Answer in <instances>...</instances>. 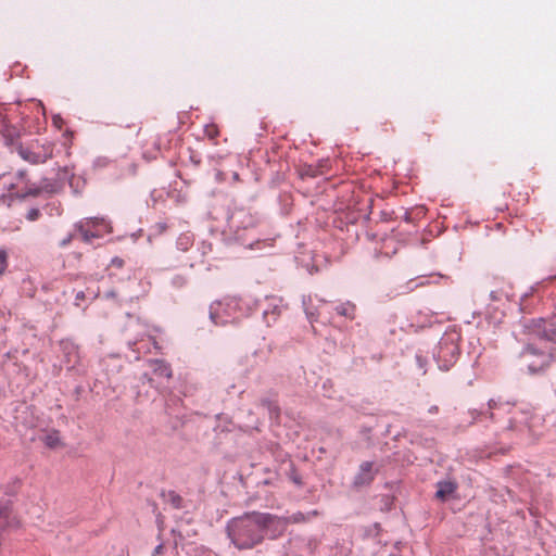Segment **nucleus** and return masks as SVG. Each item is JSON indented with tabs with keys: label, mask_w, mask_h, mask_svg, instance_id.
I'll return each instance as SVG.
<instances>
[{
	"label": "nucleus",
	"mask_w": 556,
	"mask_h": 556,
	"mask_svg": "<svg viewBox=\"0 0 556 556\" xmlns=\"http://www.w3.org/2000/svg\"><path fill=\"white\" fill-rule=\"evenodd\" d=\"M91 223H92L93 225H96V224H98V223H99V219H98V218H93V219H91Z\"/></svg>",
	"instance_id": "obj_15"
},
{
	"label": "nucleus",
	"mask_w": 556,
	"mask_h": 556,
	"mask_svg": "<svg viewBox=\"0 0 556 556\" xmlns=\"http://www.w3.org/2000/svg\"><path fill=\"white\" fill-rule=\"evenodd\" d=\"M162 548H163V546H162V545L156 546V547H155V549H154V556H156L157 554H160V553L162 552Z\"/></svg>",
	"instance_id": "obj_14"
},
{
	"label": "nucleus",
	"mask_w": 556,
	"mask_h": 556,
	"mask_svg": "<svg viewBox=\"0 0 556 556\" xmlns=\"http://www.w3.org/2000/svg\"><path fill=\"white\" fill-rule=\"evenodd\" d=\"M520 358L521 364L526 366L530 372H536L551 364L552 354L547 342L540 340L535 344H529L521 353Z\"/></svg>",
	"instance_id": "obj_2"
},
{
	"label": "nucleus",
	"mask_w": 556,
	"mask_h": 556,
	"mask_svg": "<svg viewBox=\"0 0 556 556\" xmlns=\"http://www.w3.org/2000/svg\"><path fill=\"white\" fill-rule=\"evenodd\" d=\"M83 227H84V226H83V225H80V226H79V229H80V232H81L83 239H84L85 241H89V239H90L91 237H94V236H96V235H93V233H89L87 230H84V229H83Z\"/></svg>",
	"instance_id": "obj_11"
},
{
	"label": "nucleus",
	"mask_w": 556,
	"mask_h": 556,
	"mask_svg": "<svg viewBox=\"0 0 556 556\" xmlns=\"http://www.w3.org/2000/svg\"><path fill=\"white\" fill-rule=\"evenodd\" d=\"M377 470L374 463L364 462L359 465V469L354 477V484L356 486H363L369 484L376 475Z\"/></svg>",
	"instance_id": "obj_3"
},
{
	"label": "nucleus",
	"mask_w": 556,
	"mask_h": 556,
	"mask_svg": "<svg viewBox=\"0 0 556 556\" xmlns=\"http://www.w3.org/2000/svg\"><path fill=\"white\" fill-rule=\"evenodd\" d=\"M150 365L152 367V370L155 375H159L161 377L170 378L172 377V370L168 367L167 364H165L162 361H151Z\"/></svg>",
	"instance_id": "obj_4"
},
{
	"label": "nucleus",
	"mask_w": 556,
	"mask_h": 556,
	"mask_svg": "<svg viewBox=\"0 0 556 556\" xmlns=\"http://www.w3.org/2000/svg\"><path fill=\"white\" fill-rule=\"evenodd\" d=\"M0 517L2 518H10V506L9 504H5L4 506L0 507Z\"/></svg>",
	"instance_id": "obj_9"
},
{
	"label": "nucleus",
	"mask_w": 556,
	"mask_h": 556,
	"mask_svg": "<svg viewBox=\"0 0 556 556\" xmlns=\"http://www.w3.org/2000/svg\"><path fill=\"white\" fill-rule=\"evenodd\" d=\"M455 491V484L451 481H443L438 483V490L435 496L440 500H445Z\"/></svg>",
	"instance_id": "obj_5"
},
{
	"label": "nucleus",
	"mask_w": 556,
	"mask_h": 556,
	"mask_svg": "<svg viewBox=\"0 0 556 556\" xmlns=\"http://www.w3.org/2000/svg\"><path fill=\"white\" fill-rule=\"evenodd\" d=\"M7 526L8 527H18L20 526V521L14 517V518H12V520H9L7 522Z\"/></svg>",
	"instance_id": "obj_13"
},
{
	"label": "nucleus",
	"mask_w": 556,
	"mask_h": 556,
	"mask_svg": "<svg viewBox=\"0 0 556 556\" xmlns=\"http://www.w3.org/2000/svg\"><path fill=\"white\" fill-rule=\"evenodd\" d=\"M270 527L282 530L286 522L268 514L251 513L230 520L227 532L237 548L247 549L260 544L264 539L265 530Z\"/></svg>",
	"instance_id": "obj_1"
},
{
	"label": "nucleus",
	"mask_w": 556,
	"mask_h": 556,
	"mask_svg": "<svg viewBox=\"0 0 556 556\" xmlns=\"http://www.w3.org/2000/svg\"><path fill=\"white\" fill-rule=\"evenodd\" d=\"M38 215H39V211H38V210H36V208H31V210H29V211H28V213H27V218H28L29 220H35V219L38 217Z\"/></svg>",
	"instance_id": "obj_10"
},
{
	"label": "nucleus",
	"mask_w": 556,
	"mask_h": 556,
	"mask_svg": "<svg viewBox=\"0 0 556 556\" xmlns=\"http://www.w3.org/2000/svg\"><path fill=\"white\" fill-rule=\"evenodd\" d=\"M43 441L49 447H58L61 445V438L59 432H52L45 435Z\"/></svg>",
	"instance_id": "obj_6"
},
{
	"label": "nucleus",
	"mask_w": 556,
	"mask_h": 556,
	"mask_svg": "<svg viewBox=\"0 0 556 556\" xmlns=\"http://www.w3.org/2000/svg\"><path fill=\"white\" fill-rule=\"evenodd\" d=\"M338 313L339 314H342V315H345V316H350V312L353 311V307L349 306V307H338Z\"/></svg>",
	"instance_id": "obj_12"
},
{
	"label": "nucleus",
	"mask_w": 556,
	"mask_h": 556,
	"mask_svg": "<svg viewBox=\"0 0 556 556\" xmlns=\"http://www.w3.org/2000/svg\"><path fill=\"white\" fill-rule=\"evenodd\" d=\"M20 154L24 160L29 161L31 163H39L42 161V157L40 155L29 152L25 149H21Z\"/></svg>",
	"instance_id": "obj_7"
},
{
	"label": "nucleus",
	"mask_w": 556,
	"mask_h": 556,
	"mask_svg": "<svg viewBox=\"0 0 556 556\" xmlns=\"http://www.w3.org/2000/svg\"><path fill=\"white\" fill-rule=\"evenodd\" d=\"M7 267V254L4 251L0 250V275L4 273Z\"/></svg>",
	"instance_id": "obj_8"
}]
</instances>
